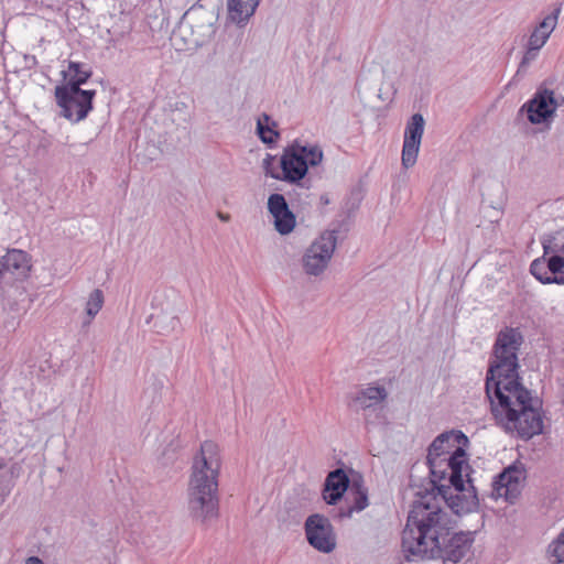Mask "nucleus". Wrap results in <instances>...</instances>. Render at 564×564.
Here are the masks:
<instances>
[{
  "label": "nucleus",
  "mask_w": 564,
  "mask_h": 564,
  "mask_svg": "<svg viewBox=\"0 0 564 564\" xmlns=\"http://www.w3.org/2000/svg\"><path fill=\"white\" fill-rule=\"evenodd\" d=\"M522 335L517 328H505L497 336L486 378V393L498 425L523 440L543 432V419L538 400L520 382L518 350Z\"/></svg>",
  "instance_id": "1"
},
{
  "label": "nucleus",
  "mask_w": 564,
  "mask_h": 564,
  "mask_svg": "<svg viewBox=\"0 0 564 564\" xmlns=\"http://www.w3.org/2000/svg\"><path fill=\"white\" fill-rule=\"evenodd\" d=\"M402 532V551L408 561L442 560L458 563L469 551L470 533L454 532L441 499L427 490L417 492Z\"/></svg>",
  "instance_id": "2"
},
{
  "label": "nucleus",
  "mask_w": 564,
  "mask_h": 564,
  "mask_svg": "<svg viewBox=\"0 0 564 564\" xmlns=\"http://www.w3.org/2000/svg\"><path fill=\"white\" fill-rule=\"evenodd\" d=\"M468 443L460 431L440 434L430 445L427 465L431 482L437 495L456 514L471 512L478 507L476 489L471 484L467 455L460 446Z\"/></svg>",
  "instance_id": "3"
},
{
  "label": "nucleus",
  "mask_w": 564,
  "mask_h": 564,
  "mask_svg": "<svg viewBox=\"0 0 564 564\" xmlns=\"http://www.w3.org/2000/svg\"><path fill=\"white\" fill-rule=\"evenodd\" d=\"M541 257L530 264L531 274L543 284L564 285V228L540 236Z\"/></svg>",
  "instance_id": "4"
},
{
  "label": "nucleus",
  "mask_w": 564,
  "mask_h": 564,
  "mask_svg": "<svg viewBox=\"0 0 564 564\" xmlns=\"http://www.w3.org/2000/svg\"><path fill=\"white\" fill-rule=\"evenodd\" d=\"M323 160V151L318 145H301L297 141L284 148L280 159L283 182L300 185L308 172V167L318 165Z\"/></svg>",
  "instance_id": "5"
},
{
  "label": "nucleus",
  "mask_w": 564,
  "mask_h": 564,
  "mask_svg": "<svg viewBox=\"0 0 564 564\" xmlns=\"http://www.w3.org/2000/svg\"><path fill=\"white\" fill-rule=\"evenodd\" d=\"M62 86H56L54 90L57 106L61 108V116L65 119L77 123L89 115L93 110L95 89H76L68 90L65 95L61 94Z\"/></svg>",
  "instance_id": "6"
},
{
  "label": "nucleus",
  "mask_w": 564,
  "mask_h": 564,
  "mask_svg": "<svg viewBox=\"0 0 564 564\" xmlns=\"http://www.w3.org/2000/svg\"><path fill=\"white\" fill-rule=\"evenodd\" d=\"M337 243V230H326L306 249L302 258L305 273L319 275L327 267Z\"/></svg>",
  "instance_id": "7"
},
{
  "label": "nucleus",
  "mask_w": 564,
  "mask_h": 564,
  "mask_svg": "<svg viewBox=\"0 0 564 564\" xmlns=\"http://www.w3.org/2000/svg\"><path fill=\"white\" fill-rule=\"evenodd\" d=\"M558 107L554 91L544 86L538 87L532 98L524 102L518 115H527V119L532 124L550 122Z\"/></svg>",
  "instance_id": "8"
},
{
  "label": "nucleus",
  "mask_w": 564,
  "mask_h": 564,
  "mask_svg": "<svg viewBox=\"0 0 564 564\" xmlns=\"http://www.w3.org/2000/svg\"><path fill=\"white\" fill-rule=\"evenodd\" d=\"M305 535L312 547L322 553H330L336 549V533L329 519L323 514H311L304 523Z\"/></svg>",
  "instance_id": "9"
},
{
  "label": "nucleus",
  "mask_w": 564,
  "mask_h": 564,
  "mask_svg": "<svg viewBox=\"0 0 564 564\" xmlns=\"http://www.w3.org/2000/svg\"><path fill=\"white\" fill-rule=\"evenodd\" d=\"M425 120L421 113H414L408 121L404 130L401 162L404 169H410L416 163Z\"/></svg>",
  "instance_id": "10"
},
{
  "label": "nucleus",
  "mask_w": 564,
  "mask_h": 564,
  "mask_svg": "<svg viewBox=\"0 0 564 564\" xmlns=\"http://www.w3.org/2000/svg\"><path fill=\"white\" fill-rule=\"evenodd\" d=\"M524 478L523 468L516 465L507 467L492 482V497L512 502L520 495Z\"/></svg>",
  "instance_id": "11"
},
{
  "label": "nucleus",
  "mask_w": 564,
  "mask_h": 564,
  "mask_svg": "<svg viewBox=\"0 0 564 564\" xmlns=\"http://www.w3.org/2000/svg\"><path fill=\"white\" fill-rule=\"evenodd\" d=\"M218 495L187 492V510L193 521L207 524L218 517Z\"/></svg>",
  "instance_id": "12"
},
{
  "label": "nucleus",
  "mask_w": 564,
  "mask_h": 564,
  "mask_svg": "<svg viewBox=\"0 0 564 564\" xmlns=\"http://www.w3.org/2000/svg\"><path fill=\"white\" fill-rule=\"evenodd\" d=\"M268 212L273 217L274 229L282 236L291 234L296 225V216L291 210L283 194L273 193L268 197Z\"/></svg>",
  "instance_id": "13"
},
{
  "label": "nucleus",
  "mask_w": 564,
  "mask_h": 564,
  "mask_svg": "<svg viewBox=\"0 0 564 564\" xmlns=\"http://www.w3.org/2000/svg\"><path fill=\"white\" fill-rule=\"evenodd\" d=\"M0 265L10 285L17 280H25L32 269L31 257L20 249L8 250L0 259Z\"/></svg>",
  "instance_id": "14"
},
{
  "label": "nucleus",
  "mask_w": 564,
  "mask_h": 564,
  "mask_svg": "<svg viewBox=\"0 0 564 564\" xmlns=\"http://www.w3.org/2000/svg\"><path fill=\"white\" fill-rule=\"evenodd\" d=\"M221 457L219 447L212 441L200 445L199 452L193 457L191 474L199 473L202 476L219 475Z\"/></svg>",
  "instance_id": "15"
},
{
  "label": "nucleus",
  "mask_w": 564,
  "mask_h": 564,
  "mask_svg": "<svg viewBox=\"0 0 564 564\" xmlns=\"http://www.w3.org/2000/svg\"><path fill=\"white\" fill-rule=\"evenodd\" d=\"M388 398V392L381 386H367L350 393V406L359 411L375 410L378 405L383 403Z\"/></svg>",
  "instance_id": "16"
},
{
  "label": "nucleus",
  "mask_w": 564,
  "mask_h": 564,
  "mask_svg": "<svg viewBox=\"0 0 564 564\" xmlns=\"http://www.w3.org/2000/svg\"><path fill=\"white\" fill-rule=\"evenodd\" d=\"M349 487V478L346 473L337 468L330 471L324 482L323 499L327 505H336L347 491Z\"/></svg>",
  "instance_id": "17"
},
{
  "label": "nucleus",
  "mask_w": 564,
  "mask_h": 564,
  "mask_svg": "<svg viewBox=\"0 0 564 564\" xmlns=\"http://www.w3.org/2000/svg\"><path fill=\"white\" fill-rule=\"evenodd\" d=\"M561 10L562 4L560 3L534 28L528 41V46H531L532 51H540L546 43L547 39L557 24Z\"/></svg>",
  "instance_id": "18"
},
{
  "label": "nucleus",
  "mask_w": 564,
  "mask_h": 564,
  "mask_svg": "<svg viewBox=\"0 0 564 564\" xmlns=\"http://www.w3.org/2000/svg\"><path fill=\"white\" fill-rule=\"evenodd\" d=\"M91 75L93 70L86 64L69 61L67 70H62V76L66 83L61 85L63 88L59 90L61 94L65 95L68 90L82 89L80 86L86 84Z\"/></svg>",
  "instance_id": "19"
},
{
  "label": "nucleus",
  "mask_w": 564,
  "mask_h": 564,
  "mask_svg": "<svg viewBox=\"0 0 564 564\" xmlns=\"http://www.w3.org/2000/svg\"><path fill=\"white\" fill-rule=\"evenodd\" d=\"M261 0H228L227 6L232 21L243 23L254 13Z\"/></svg>",
  "instance_id": "20"
},
{
  "label": "nucleus",
  "mask_w": 564,
  "mask_h": 564,
  "mask_svg": "<svg viewBox=\"0 0 564 564\" xmlns=\"http://www.w3.org/2000/svg\"><path fill=\"white\" fill-rule=\"evenodd\" d=\"M278 123L268 113L263 112L257 120V134L259 139L268 144H275L280 138V132L276 130Z\"/></svg>",
  "instance_id": "21"
},
{
  "label": "nucleus",
  "mask_w": 564,
  "mask_h": 564,
  "mask_svg": "<svg viewBox=\"0 0 564 564\" xmlns=\"http://www.w3.org/2000/svg\"><path fill=\"white\" fill-rule=\"evenodd\" d=\"M352 502L346 509L340 508V517H351L354 512H360L368 507V492L362 485L354 482L350 488Z\"/></svg>",
  "instance_id": "22"
},
{
  "label": "nucleus",
  "mask_w": 564,
  "mask_h": 564,
  "mask_svg": "<svg viewBox=\"0 0 564 564\" xmlns=\"http://www.w3.org/2000/svg\"><path fill=\"white\" fill-rule=\"evenodd\" d=\"M547 554L554 558L553 564L564 563V528L557 536L549 544Z\"/></svg>",
  "instance_id": "23"
},
{
  "label": "nucleus",
  "mask_w": 564,
  "mask_h": 564,
  "mask_svg": "<svg viewBox=\"0 0 564 564\" xmlns=\"http://www.w3.org/2000/svg\"><path fill=\"white\" fill-rule=\"evenodd\" d=\"M104 304V294L99 289L94 290L86 303V313L88 316L94 317L98 314Z\"/></svg>",
  "instance_id": "24"
},
{
  "label": "nucleus",
  "mask_w": 564,
  "mask_h": 564,
  "mask_svg": "<svg viewBox=\"0 0 564 564\" xmlns=\"http://www.w3.org/2000/svg\"><path fill=\"white\" fill-rule=\"evenodd\" d=\"M533 301V296L527 292V291H520L518 292L513 300L512 304L514 307H517L518 314L525 315L529 313L530 304Z\"/></svg>",
  "instance_id": "25"
},
{
  "label": "nucleus",
  "mask_w": 564,
  "mask_h": 564,
  "mask_svg": "<svg viewBox=\"0 0 564 564\" xmlns=\"http://www.w3.org/2000/svg\"><path fill=\"white\" fill-rule=\"evenodd\" d=\"M274 161H275V156L270 153H267L265 158L262 161V167L264 170V174H265V176H270L274 180L282 181L281 171L279 172L274 167Z\"/></svg>",
  "instance_id": "26"
},
{
  "label": "nucleus",
  "mask_w": 564,
  "mask_h": 564,
  "mask_svg": "<svg viewBox=\"0 0 564 564\" xmlns=\"http://www.w3.org/2000/svg\"><path fill=\"white\" fill-rule=\"evenodd\" d=\"M187 492H195V494H212V495H218V488H213L212 485H202L196 481H188L187 486Z\"/></svg>",
  "instance_id": "27"
},
{
  "label": "nucleus",
  "mask_w": 564,
  "mask_h": 564,
  "mask_svg": "<svg viewBox=\"0 0 564 564\" xmlns=\"http://www.w3.org/2000/svg\"><path fill=\"white\" fill-rule=\"evenodd\" d=\"M218 477L219 475H210L208 476H202L199 473L191 474L188 481H196L198 484L204 485H212L213 488H218Z\"/></svg>",
  "instance_id": "28"
},
{
  "label": "nucleus",
  "mask_w": 564,
  "mask_h": 564,
  "mask_svg": "<svg viewBox=\"0 0 564 564\" xmlns=\"http://www.w3.org/2000/svg\"><path fill=\"white\" fill-rule=\"evenodd\" d=\"M538 52L539 51H532L531 46L527 47V51L520 62V65H519L518 72H517L518 74L520 72H524L527 69V67H529V65L536 58Z\"/></svg>",
  "instance_id": "29"
},
{
  "label": "nucleus",
  "mask_w": 564,
  "mask_h": 564,
  "mask_svg": "<svg viewBox=\"0 0 564 564\" xmlns=\"http://www.w3.org/2000/svg\"><path fill=\"white\" fill-rule=\"evenodd\" d=\"M151 327L158 334H167L173 328L167 319H155Z\"/></svg>",
  "instance_id": "30"
},
{
  "label": "nucleus",
  "mask_w": 564,
  "mask_h": 564,
  "mask_svg": "<svg viewBox=\"0 0 564 564\" xmlns=\"http://www.w3.org/2000/svg\"><path fill=\"white\" fill-rule=\"evenodd\" d=\"M25 564H44V562L37 556H30L25 560Z\"/></svg>",
  "instance_id": "31"
},
{
  "label": "nucleus",
  "mask_w": 564,
  "mask_h": 564,
  "mask_svg": "<svg viewBox=\"0 0 564 564\" xmlns=\"http://www.w3.org/2000/svg\"><path fill=\"white\" fill-rule=\"evenodd\" d=\"M26 59H29V57H26ZM30 63H33V64H35V63H36V58H35V56H31V57H30Z\"/></svg>",
  "instance_id": "32"
},
{
  "label": "nucleus",
  "mask_w": 564,
  "mask_h": 564,
  "mask_svg": "<svg viewBox=\"0 0 564 564\" xmlns=\"http://www.w3.org/2000/svg\"><path fill=\"white\" fill-rule=\"evenodd\" d=\"M220 218H221V220H228L229 216L228 215H226V216L220 215Z\"/></svg>",
  "instance_id": "33"
},
{
  "label": "nucleus",
  "mask_w": 564,
  "mask_h": 564,
  "mask_svg": "<svg viewBox=\"0 0 564 564\" xmlns=\"http://www.w3.org/2000/svg\"><path fill=\"white\" fill-rule=\"evenodd\" d=\"M321 199H322L325 204H327V203H328V199H327L326 197H324V196H322V197H321Z\"/></svg>",
  "instance_id": "34"
},
{
  "label": "nucleus",
  "mask_w": 564,
  "mask_h": 564,
  "mask_svg": "<svg viewBox=\"0 0 564 564\" xmlns=\"http://www.w3.org/2000/svg\"><path fill=\"white\" fill-rule=\"evenodd\" d=\"M365 422H366V424H369V423H370V421H369V419H368V415H367V414L365 415Z\"/></svg>",
  "instance_id": "35"
}]
</instances>
